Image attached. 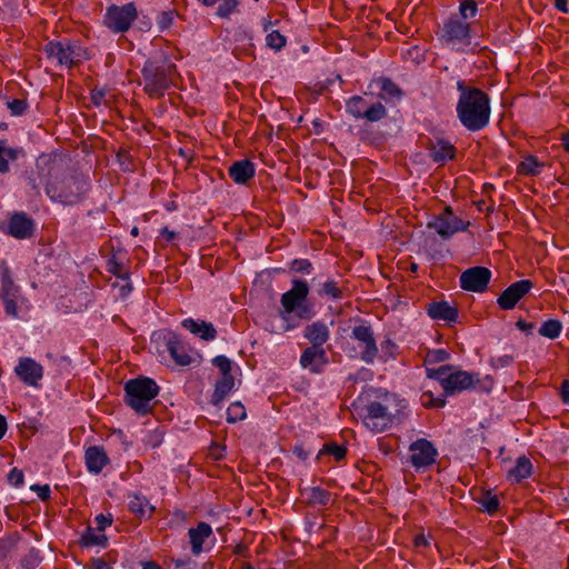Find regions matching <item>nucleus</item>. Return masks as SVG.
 <instances>
[{"label": "nucleus", "mask_w": 569, "mask_h": 569, "mask_svg": "<svg viewBox=\"0 0 569 569\" xmlns=\"http://www.w3.org/2000/svg\"><path fill=\"white\" fill-rule=\"evenodd\" d=\"M460 97L457 103V114L460 122L470 131L487 127L490 120V100L487 93L477 88H470L463 81L457 82Z\"/></svg>", "instance_id": "f257e3e1"}, {"label": "nucleus", "mask_w": 569, "mask_h": 569, "mask_svg": "<svg viewBox=\"0 0 569 569\" xmlns=\"http://www.w3.org/2000/svg\"><path fill=\"white\" fill-rule=\"evenodd\" d=\"M407 402L396 395L386 393L379 400L369 402L361 415L363 426L373 433L383 432L399 420Z\"/></svg>", "instance_id": "f03ea898"}, {"label": "nucleus", "mask_w": 569, "mask_h": 569, "mask_svg": "<svg viewBox=\"0 0 569 569\" xmlns=\"http://www.w3.org/2000/svg\"><path fill=\"white\" fill-rule=\"evenodd\" d=\"M291 283L292 287L283 292L280 298V318L288 320L291 315H295L300 319H311L315 312L308 303L309 284L306 280L301 279H293Z\"/></svg>", "instance_id": "7ed1b4c3"}, {"label": "nucleus", "mask_w": 569, "mask_h": 569, "mask_svg": "<svg viewBox=\"0 0 569 569\" xmlns=\"http://www.w3.org/2000/svg\"><path fill=\"white\" fill-rule=\"evenodd\" d=\"M127 403L138 413L146 415L151 409V401L158 396L159 387L154 380L141 377L124 385Z\"/></svg>", "instance_id": "20e7f679"}, {"label": "nucleus", "mask_w": 569, "mask_h": 569, "mask_svg": "<svg viewBox=\"0 0 569 569\" xmlns=\"http://www.w3.org/2000/svg\"><path fill=\"white\" fill-rule=\"evenodd\" d=\"M349 345L347 348L348 355L367 363H372L378 355V347L369 326L358 325L353 327Z\"/></svg>", "instance_id": "39448f33"}, {"label": "nucleus", "mask_w": 569, "mask_h": 569, "mask_svg": "<svg viewBox=\"0 0 569 569\" xmlns=\"http://www.w3.org/2000/svg\"><path fill=\"white\" fill-rule=\"evenodd\" d=\"M450 366L428 369V377L440 382L446 395L465 391L471 388L478 379L467 371H451Z\"/></svg>", "instance_id": "423d86ee"}, {"label": "nucleus", "mask_w": 569, "mask_h": 569, "mask_svg": "<svg viewBox=\"0 0 569 569\" xmlns=\"http://www.w3.org/2000/svg\"><path fill=\"white\" fill-rule=\"evenodd\" d=\"M47 58L57 66L71 68L81 59L87 58L86 51L69 41H50L44 47Z\"/></svg>", "instance_id": "0eeeda50"}, {"label": "nucleus", "mask_w": 569, "mask_h": 569, "mask_svg": "<svg viewBox=\"0 0 569 569\" xmlns=\"http://www.w3.org/2000/svg\"><path fill=\"white\" fill-rule=\"evenodd\" d=\"M440 41L452 50L465 51L471 44L469 23L456 18L449 19L443 24Z\"/></svg>", "instance_id": "6e6552de"}, {"label": "nucleus", "mask_w": 569, "mask_h": 569, "mask_svg": "<svg viewBox=\"0 0 569 569\" xmlns=\"http://www.w3.org/2000/svg\"><path fill=\"white\" fill-rule=\"evenodd\" d=\"M83 186L73 178L54 179L47 184L46 192L52 201L72 204L79 200Z\"/></svg>", "instance_id": "1a4fd4ad"}, {"label": "nucleus", "mask_w": 569, "mask_h": 569, "mask_svg": "<svg viewBox=\"0 0 569 569\" xmlns=\"http://www.w3.org/2000/svg\"><path fill=\"white\" fill-rule=\"evenodd\" d=\"M427 227L447 240L457 232L467 230L469 222H465L452 212L450 207H447L440 214L435 216L428 221Z\"/></svg>", "instance_id": "9d476101"}, {"label": "nucleus", "mask_w": 569, "mask_h": 569, "mask_svg": "<svg viewBox=\"0 0 569 569\" xmlns=\"http://www.w3.org/2000/svg\"><path fill=\"white\" fill-rule=\"evenodd\" d=\"M346 111L355 119H365L369 122H376L383 119L387 114L385 106L380 102L369 104L361 96H353L346 102Z\"/></svg>", "instance_id": "9b49d317"}, {"label": "nucleus", "mask_w": 569, "mask_h": 569, "mask_svg": "<svg viewBox=\"0 0 569 569\" xmlns=\"http://www.w3.org/2000/svg\"><path fill=\"white\" fill-rule=\"evenodd\" d=\"M170 67H158L152 62H147L143 67L142 74L144 81V90L151 97H160L168 89Z\"/></svg>", "instance_id": "f8f14e48"}, {"label": "nucleus", "mask_w": 569, "mask_h": 569, "mask_svg": "<svg viewBox=\"0 0 569 569\" xmlns=\"http://www.w3.org/2000/svg\"><path fill=\"white\" fill-rule=\"evenodd\" d=\"M137 18V10L133 3L121 7L111 6L104 16V24L113 32L127 31Z\"/></svg>", "instance_id": "ddd939ff"}, {"label": "nucleus", "mask_w": 569, "mask_h": 569, "mask_svg": "<svg viewBox=\"0 0 569 569\" xmlns=\"http://www.w3.org/2000/svg\"><path fill=\"white\" fill-rule=\"evenodd\" d=\"M438 451L433 443L425 438L417 439L409 446V460L416 470H422L436 462Z\"/></svg>", "instance_id": "4468645a"}, {"label": "nucleus", "mask_w": 569, "mask_h": 569, "mask_svg": "<svg viewBox=\"0 0 569 569\" xmlns=\"http://www.w3.org/2000/svg\"><path fill=\"white\" fill-rule=\"evenodd\" d=\"M491 279V271L486 267H472L460 276V287L471 292L486 291Z\"/></svg>", "instance_id": "2eb2a0df"}, {"label": "nucleus", "mask_w": 569, "mask_h": 569, "mask_svg": "<svg viewBox=\"0 0 569 569\" xmlns=\"http://www.w3.org/2000/svg\"><path fill=\"white\" fill-rule=\"evenodd\" d=\"M43 367L30 357H21L14 367V373L27 386L38 387L43 378Z\"/></svg>", "instance_id": "dca6fc26"}, {"label": "nucleus", "mask_w": 569, "mask_h": 569, "mask_svg": "<svg viewBox=\"0 0 569 569\" xmlns=\"http://www.w3.org/2000/svg\"><path fill=\"white\" fill-rule=\"evenodd\" d=\"M532 288L530 280H519L510 284L498 298V305L503 310H510L516 307L518 301L526 296Z\"/></svg>", "instance_id": "f3484780"}, {"label": "nucleus", "mask_w": 569, "mask_h": 569, "mask_svg": "<svg viewBox=\"0 0 569 569\" xmlns=\"http://www.w3.org/2000/svg\"><path fill=\"white\" fill-rule=\"evenodd\" d=\"M191 551L194 556L200 555L206 550V542L211 539L214 540L212 528L207 522H199L196 527H191L188 531Z\"/></svg>", "instance_id": "a211bd4d"}, {"label": "nucleus", "mask_w": 569, "mask_h": 569, "mask_svg": "<svg viewBox=\"0 0 569 569\" xmlns=\"http://www.w3.org/2000/svg\"><path fill=\"white\" fill-rule=\"evenodd\" d=\"M326 351L319 347H308L300 356V365L311 373H319L327 365Z\"/></svg>", "instance_id": "6ab92c4d"}, {"label": "nucleus", "mask_w": 569, "mask_h": 569, "mask_svg": "<svg viewBox=\"0 0 569 569\" xmlns=\"http://www.w3.org/2000/svg\"><path fill=\"white\" fill-rule=\"evenodd\" d=\"M33 232V221L22 212H16L11 216L7 224V233L17 238H29Z\"/></svg>", "instance_id": "aec40b11"}, {"label": "nucleus", "mask_w": 569, "mask_h": 569, "mask_svg": "<svg viewBox=\"0 0 569 569\" xmlns=\"http://www.w3.org/2000/svg\"><path fill=\"white\" fill-rule=\"evenodd\" d=\"M303 337L311 343V347L321 348L330 338V326L321 320L313 321L306 326Z\"/></svg>", "instance_id": "412c9836"}, {"label": "nucleus", "mask_w": 569, "mask_h": 569, "mask_svg": "<svg viewBox=\"0 0 569 569\" xmlns=\"http://www.w3.org/2000/svg\"><path fill=\"white\" fill-rule=\"evenodd\" d=\"M84 461L88 471L98 475L109 463V458L103 447L92 446L86 450Z\"/></svg>", "instance_id": "4be33fe9"}, {"label": "nucleus", "mask_w": 569, "mask_h": 569, "mask_svg": "<svg viewBox=\"0 0 569 569\" xmlns=\"http://www.w3.org/2000/svg\"><path fill=\"white\" fill-rule=\"evenodd\" d=\"M428 316L437 321L455 322L458 318V311L447 301H433L427 307Z\"/></svg>", "instance_id": "5701e85b"}, {"label": "nucleus", "mask_w": 569, "mask_h": 569, "mask_svg": "<svg viewBox=\"0 0 569 569\" xmlns=\"http://www.w3.org/2000/svg\"><path fill=\"white\" fill-rule=\"evenodd\" d=\"M229 176L237 184H244L254 177L256 167L248 160L236 161L229 167Z\"/></svg>", "instance_id": "b1692460"}, {"label": "nucleus", "mask_w": 569, "mask_h": 569, "mask_svg": "<svg viewBox=\"0 0 569 569\" xmlns=\"http://www.w3.org/2000/svg\"><path fill=\"white\" fill-rule=\"evenodd\" d=\"M182 327L189 330L192 335L206 340L211 341L216 339L217 331L212 323L206 322L203 320H194L192 318H188L182 320Z\"/></svg>", "instance_id": "393cba45"}, {"label": "nucleus", "mask_w": 569, "mask_h": 569, "mask_svg": "<svg viewBox=\"0 0 569 569\" xmlns=\"http://www.w3.org/2000/svg\"><path fill=\"white\" fill-rule=\"evenodd\" d=\"M532 463L526 457L521 456L516 460L515 466L508 471L507 479L510 482L519 483L532 475Z\"/></svg>", "instance_id": "a878e982"}, {"label": "nucleus", "mask_w": 569, "mask_h": 569, "mask_svg": "<svg viewBox=\"0 0 569 569\" xmlns=\"http://www.w3.org/2000/svg\"><path fill=\"white\" fill-rule=\"evenodd\" d=\"M167 347L171 358L178 366L186 367L191 363V356L177 336H172L168 340Z\"/></svg>", "instance_id": "bb28decb"}, {"label": "nucleus", "mask_w": 569, "mask_h": 569, "mask_svg": "<svg viewBox=\"0 0 569 569\" xmlns=\"http://www.w3.org/2000/svg\"><path fill=\"white\" fill-rule=\"evenodd\" d=\"M80 543L83 547H107L108 538L104 532L94 527H88L81 535Z\"/></svg>", "instance_id": "cd10ccee"}, {"label": "nucleus", "mask_w": 569, "mask_h": 569, "mask_svg": "<svg viewBox=\"0 0 569 569\" xmlns=\"http://www.w3.org/2000/svg\"><path fill=\"white\" fill-rule=\"evenodd\" d=\"M21 153V149L11 148L4 140L0 139V173L8 172L10 162L17 160Z\"/></svg>", "instance_id": "c85d7f7f"}, {"label": "nucleus", "mask_w": 569, "mask_h": 569, "mask_svg": "<svg viewBox=\"0 0 569 569\" xmlns=\"http://www.w3.org/2000/svg\"><path fill=\"white\" fill-rule=\"evenodd\" d=\"M455 147L445 140H438L432 144L431 156L436 162H445L455 158Z\"/></svg>", "instance_id": "c756f323"}, {"label": "nucleus", "mask_w": 569, "mask_h": 569, "mask_svg": "<svg viewBox=\"0 0 569 569\" xmlns=\"http://www.w3.org/2000/svg\"><path fill=\"white\" fill-rule=\"evenodd\" d=\"M543 169V163L540 162L537 157L528 154L522 157L519 162L517 171L525 176H538Z\"/></svg>", "instance_id": "7c9ffc66"}, {"label": "nucleus", "mask_w": 569, "mask_h": 569, "mask_svg": "<svg viewBox=\"0 0 569 569\" xmlns=\"http://www.w3.org/2000/svg\"><path fill=\"white\" fill-rule=\"evenodd\" d=\"M129 508L139 517H149L153 511V507L150 505L149 500L146 497L137 493L130 496Z\"/></svg>", "instance_id": "2f4dec72"}, {"label": "nucleus", "mask_w": 569, "mask_h": 569, "mask_svg": "<svg viewBox=\"0 0 569 569\" xmlns=\"http://www.w3.org/2000/svg\"><path fill=\"white\" fill-rule=\"evenodd\" d=\"M234 379L232 375L222 376V378L217 381L214 386V392L212 396L213 402L217 405L221 402L233 389Z\"/></svg>", "instance_id": "473e14b6"}, {"label": "nucleus", "mask_w": 569, "mask_h": 569, "mask_svg": "<svg viewBox=\"0 0 569 569\" xmlns=\"http://www.w3.org/2000/svg\"><path fill=\"white\" fill-rule=\"evenodd\" d=\"M539 335L548 339H557L562 332V323L557 319H549L541 323Z\"/></svg>", "instance_id": "72a5a7b5"}, {"label": "nucleus", "mask_w": 569, "mask_h": 569, "mask_svg": "<svg viewBox=\"0 0 569 569\" xmlns=\"http://www.w3.org/2000/svg\"><path fill=\"white\" fill-rule=\"evenodd\" d=\"M247 411L244 406L240 401H234L230 403L227 409V421L229 423H234L246 419Z\"/></svg>", "instance_id": "f704fd0d"}, {"label": "nucleus", "mask_w": 569, "mask_h": 569, "mask_svg": "<svg viewBox=\"0 0 569 569\" xmlns=\"http://www.w3.org/2000/svg\"><path fill=\"white\" fill-rule=\"evenodd\" d=\"M307 499L315 505H327L330 500V493L319 487H312L307 491Z\"/></svg>", "instance_id": "c9c22d12"}, {"label": "nucleus", "mask_w": 569, "mask_h": 569, "mask_svg": "<svg viewBox=\"0 0 569 569\" xmlns=\"http://www.w3.org/2000/svg\"><path fill=\"white\" fill-rule=\"evenodd\" d=\"M266 42L269 48L279 51L286 46L287 39L279 31L273 30L267 34Z\"/></svg>", "instance_id": "e433bc0d"}, {"label": "nucleus", "mask_w": 569, "mask_h": 569, "mask_svg": "<svg viewBox=\"0 0 569 569\" xmlns=\"http://www.w3.org/2000/svg\"><path fill=\"white\" fill-rule=\"evenodd\" d=\"M238 6L239 0H221L217 9V16L229 18L237 10Z\"/></svg>", "instance_id": "4c0bfd02"}, {"label": "nucleus", "mask_w": 569, "mask_h": 569, "mask_svg": "<svg viewBox=\"0 0 569 569\" xmlns=\"http://www.w3.org/2000/svg\"><path fill=\"white\" fill-rule=\"evenodd\" d=\"M459 12L463 19L473 18L477 12V3L472 0H465L459 6Z\"/></svg>", "instance_id": "58836bf2"}, {"label": "nucleus", "mask_w": 569, "mask_h": 569, "mask_svg": "<svg viewBox=\"0 0 569 569\" xmlns=\"http://www.w3.org/2000/svg\"><path fill=\"white\" fill-rule=\"evenodd\" d=\"M290 269L297 273L309 274L312 271V264L308 259H295L290 263Z\"/></svg>", "instance_id": "ea45409f"}, {"label": "nucleus", "mask_w": 569, "mask_h": 569, "mask_svg": "<svg viewBox=\"0 0 569 569\" xmlns=\"http://www.w3.org/2000/svg\"><path fill=\"white\" fill-rule=\"evenodd\" d=\"M322 293L331 299H339L341 297V290L333 280H328L322 284Z\"/></svg>", "instance_id": "a19ab883"}, {"label": "nucleus", "mask_w": 569, "mask_h": 569, "mask_svg": "<svg viewBox=\"0 0 569 569\" xmlns=\"http://www.w3.org/2000/svg\"><path fill=\"white\" fill-rule=\"evenodd\" d=\"M421 402L426 408H441L445 406L443 399L433 397L429 391L422 393Z\"/></svg>", "instance_id": "79ce46f5"}, {"label": "nucleus", "mask_w": 569, "mask_h": 569, "mask_svg": "<svg viewBox=\"0 0 569 569\" xmlns=\"http://www.w3.org/2000/svg\"><path fill=\"white\" fill-rule=\"evenodd\" d=\"M322 452L333 456L335 459L339 461L345 458V456L347 453V449L342 446L332 443V445H326L322 449Z\"/></svg>", "instance_id": "37998d69"}, {"label": "nucleus", "mask_w": 569, "mask_h": 569, "mask_svg": "<svg viewBox=\"0 0 569 569\" xmlns=\"http://www.w3.org/2000/svg\"><path fill=\"white\" fill-rule=\"evenodd\" d=\"M214 366L220 370L222 376L231 375V361L224 356H217L213 359Z\"/></svg>", "instance_id": "c03bdc74"}, {"label": "nucleus", "mask_w": 569, "mask_h": 569, "mask_svg": "<svg viewBox=\"0 0 569 569\" xmlns=\"http://www.w3.org/2000/svg\"><path fill=\"white\" fill-rule=\"evenodd\" d=\"M108 271L116 274L121 279L128 278V271L116 260L111 259L108 262Z\"/></svg>", "instance_id": "a18cd8bd"}, {"label": "nucleus", "mask_w": 569, "mask_h": 569, "mask_svg": "<svg viewBox=\"0 0 569 569\" xmlns=\"http://www.w3.org/2000/svg\"><path fill=\"white\" fill-rule=\"evenodd\" d=\"M94 523H96L94 528L104 532V530L112 525V517H111V515L106 516V515L100 513L94 518Z\"/></svg>", "instance_id": "49530a36"}, {"label": "nucleus", "mask_w": 569, "mask_h": 569, "mask_svg": "<svg viewBox=\"0 0 569 569\" xmlns=\"http://www.w3.org/2000/svg\"><path fill=\"white\" fill-rule=\"evenodd\" d=\"M381 89L385 93H387L391 97L399 98L401 96L400 89L392 81H390L388 79H385L382 81Z\"/></svg>", "instance_id": "de8ad7c7"}, {"label": "nucleus", "mask_w": 569, "mask_h": 569, "mask_svg": "<svg viewBox=\"0 0 569 569\" xmlns=\"http://www.w3.org/2000/svg\"><path fill=\"white\" fill-rule=\"evenodd\" d=\"M30 489L31 491L36 492L38 498L41 500H47L50 498L51 489L49 485H32Z\"/></svg>", "instance_id": "09e8293b"}, {"label": "nucleus", "mask_w": 569, "mask_h": 569, "mask_svg": "<svg viewBox=\"0 0 569 569\" xmlns=\"http://www.w3.org/2000/svg\"><path fill=\"white\" fill-rule=\"evenodd\" d=\"M482 507L488 513H493L499 507L497 497H488L482 500Z\"/></svg>", "instance_id": "8fccbe9b"}, {"label": "nucleus", "mask_w": 569, "mask_h": 569, "mask_svg": "<svg viewBox=\"0 0 569 569\" xmlns=\"http://www.w3.org/2000/svg\"><path fill=\"white\" fill-rule=\"evenodd\" d=\"M4 310L6 313L12 318L18 317L17 302L13 299L6 298L4 299Z\"/></svg>", "instance_id": "3c124183"}, {"label": "nucleus", "mask_w": 569, "mask_h": 569, "mask_svg": "<svg viewBox=\"0 0 569 569\" xmlns=\"http://www.w3.org/2000/svg\"><path fill=\"white\" fill-rule=\"evenodd\" d=\"M177 232L173 231V230H170L168 227H163L161 230H160V237L166 241V242H172L176 240L177 238Z\"/></svg>", "instance_id": "603ef678"}, {"label": "nucleus", "mask_w": 569, "mask_h": 569, "mask_svg": "<svg viewBox=\"0 0 569 569\" xmlns=\"http://www.w3.org/2000/svg\"><path fill=\"white\" fill-rule=\"evenodd\" d=\"M9 481L14 486L23 483V473L20 470L13 469L9 475Z\"/></svg>", "instance_id": "864d4df0"}, {"label": "nucleus", "mask_w": 569, "mask_h": 569, "mask_svg": "<svg viewBox=\"0 0 569 569\" xmlns=\"http://www.w3.org/2000/svg\"><path fill=\"white\" fill-rule=\"evenodd\" d=\"M9 107L14 114H20L26 109V103L22 100H13L9 103Z\"/></svg>", "instance_id": "5fc2aeb1"}, {"label": "nucleus", "mask_w": 569, "mask_h": 569, "mask_svg": "<svg viewBox=\"0 0 569 569\" xmlns=\"http://www.w3.org/2000/svg\"><path fill=\"white\" fill-rule=\"evenodd\" d=\"M91 569H111V567L101 559H96L92 561V568Z\"/></svg>", "instance_id": "6e6d98bb"}, {"label": "nucleus", "mask_w": 569, "mask_h": 569, "mask_svg": "<svg viewBox=\"0 0 569 569\" xmlns=\"http://www.w3.org/2000/svg\"><path fill=\"white\" fill-rule=\"evenodd\" d=\"M555 7L560 12L567 13L569 11L567 0H555Z\"/></svg>", "instance_id": "4d7b16f0"}, {"label": "nucleus", "mask_w": 569, "mask_h": 569, "mask_svg": "<svg viewBox=\"0 0 569 569\" xmlns=\"http://www.w3.org/2000/svg\"><path fill=\"white\" fill-rule=\"evenodd\" d=\"M433 357L436 360L438 361H445L449 358V353L445 350H437L435 353H433Z\"/></svg>", "instance_id": "13d9d810"}, {"label": "nucleus", "mask_w": 569, "mask_h": 569, "mask_svg": "<svg viewBox=\"0 0 569 569\" xmlns=\"http://www.w3.org/2000/svg\"><path fill=\"white\" fill-rule=\"evenodd\" d=\"M8 429L7 421L2 415H0V440L4 437Z\"/></svg>", "instance_id": "bf43d9fd"}, {"label": "nucleus", "mask_w": 569, "mask_h": 569, "mask_svg": "<svg viewBox=\"0 0 569 569\" xmlns=\"http://www.w3.org/2000/svg\"><path fill=\"white\" fill-rule=\"evenodd\" d=\"M415 545H416V546H418V547H419V546H427V545H428V541H427V539H426V537H425V536L419 535V536H417V537L415 538Z\"/></svg>", "instance_id": "052dcab7"}, {"label": "nucleus", "mask_w": 569, "mask_h": 569, "mask_svg": "<svg viewBox=\"0 0 569 569\" xmlns=\"http://www.w3.org/2000/svg\"><path fill=\"white\" fill-rule=\"evenodd\" d=\"M142 569H162V568L153 561H147V562L142 563Z\"/></svg>", "instance_id": "680f3d73"}, {"label": "nucleus", "mask_w": 569, "mask_h": 569, "mask_svg": "<svg viewBox=\"0 0 569 569\" xmlns=\"http://www.w3.org/2000/svg\"><path fill=\"white\" fill-rule=\"evenodd\" d=\"M562 399L565 402H569V383L562 386Z\"/></svg>", "instance_id": "e2e57ef3"}, {"label": "nucleus", "mask_w": 569, "mask_h": 569, "mask_svg": "<svg viewBox=\"0 0 569 569\" xmlns=\"http://www.w3.org/2000/svg\"><path fill=\"white\" fill-rule=\"evenodd\" d=\"M562 144L567 151H569V131L562 134Z\"/></svg>", "instance_id": "0e129e2a"}, {"label": "nucleus", "mask_w": 569, "mask_h": 569, "mask_svg": "<svg viewBox=\"0 0 569 569\" xmlns=\"http://www.w3.org/2000/svg\"><path fill=\"white\" fill-rule=\"evenodd\" d=\"M198 1L201 2L206 7H211L217 2V0H198Z\"/></svg>", "instance_id": "69168bd1"}, {"label": "nucleus", "mask_w": 569, "mask_h": 569, "mask_svg": "<svg viewBox=\"0 0 569 569\" xmlns=\"http://www.w3.org/2000/svg\"><path fill=\"white\" fill-rule=\"evenodd\" d=\"M131 234H132L133 237H137V236L139 234V229H138L137 227H133V228L131 229Z\"/></svg>", "instance_id": "338daca9"}, {"label": "nucleus", "mask_w": 569, "mask_h": 569, "mask_svg": "<svg viewBox=\"0 0 569 569\" xmlns=\"http://www.w3.org/2000/svg\"><path fill=\"white\" fill-rule=\"evenodd\" d=\"M293 328H296V325H288V326H286V328H284V329H286V330H291V329H293Z\"/></svg>", "instance_id": "774afa93"}]
</instances>
